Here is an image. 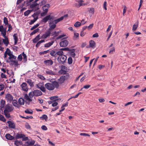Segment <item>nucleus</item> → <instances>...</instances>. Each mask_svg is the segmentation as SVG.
I'll list each match as a JSON object with an SVG mask.
<instances>
[{
    "label": "nucleus",
    "mask_w": 146,
    "mask_h": 146,
    "mask_svg": "<svg viewBox=\"0 0 146 146\" xmlns=\"http://www.w3.org/2000/svg\"><path fill=\"white\" fill-rule=\"evenodd\" d=\"M33 92L35 96H39L42 95V92L39 90H35L33 91Z\"/></svg>",
    "instance_id": "f8f14e48"
},
{
    "label": "nucleus",
    "mask_w": 146,
    "mask_h": 146,
    "mask_svg": "<svg viewBox=\"0 0 146 146\" xmlns=\"http://www.w3.org/2000/svg\"><path fill=\"white\" fill-rule=\"evenodd\" d=\"M6 29H7V28H4L3 29V30L2 31V32L1 33V35L2 36H5L6 35Z\"/></svg>",
    "instance_id": "c9c22d12"
},
{
    "label": "nucleus",
    "mask_w": 146,
    "mask_h": 146,
    "mask_svg": "<svg viewBox=\"0 0 146 146\" xmlns=\"http://www.w3.org/2000/svg\"><path fill=\"white\" fill-rule=\"evenodd\" d=\"M96 43L93 40H91L89 42V47L93 48L95 47Z\"/></svg>",
    "instance_id": "a211bd4d"
},
{
    "label": "nucleus",
    "mask_w": 146,
    "mask_h": 146,
    "mask_svg": "<svg viewBox=\"0 0 146 146\" xmlns=\"http://www.w3.org/2000/svg\"><path fill=\"white\" fill-rule=\"evenodd\" d=\"M50 54L52 56L54 57H55L56 56V52L54 50H52L50 53Z\"/></svg>",
    "instance_id": "473e14b6"
},
{
    "label": "nucleus",
    "mask_w": 146,
    "mask_h": 146,
    "mask_svg": "<svg viewBox=\"0 0 146 146\" xmlns=\"http://www.w3.org/2000/svg\"><path fill=\"white\" fill-rule=\"evenodd\" d=\"M35 141L34 140H32L31 141H27L26 142V143H27V144L25 145V146H29V145H33L35 144Z\"/></svg>",
    "instance_id": "b1692460"
},
{
    "label": "nucleus",
    "mask_w": 146,
    "mask_h": 146,
    "mask_svg": "<svg viewBox=\"0 0 146 146\" xmlns=\"http://www.w3.org/2000/svg\"><path fill=\"white\" fill-rule=\"evenodd\" d=\"M53 16H51L50 15H48L44 18L41 20V21L45 23H46L48 20L51 21L53 19Z\"/></svg>",
    "instance_id": "7ed1b4c3"
},
{
    "label": "nucleus",
    "mask_w": 146,
    "mask_h": 146,
    "mask_svg": "<svg viewBox=\"0 0 146 146\" xmlns=\"http://www.w3.org/2000/svg\"><path fill=\"white\" fill-rule=\"evenodd\" d=\"M41 129L44 130H46L47 129L45 125H43L41 127Z\"/></svg>",
    "instance_id": "774afa93"
},
{
    "label": "nucleus",
    "mask_w": 146,
    "mask_h": 146,
    "mask_svg": "<svg viewBox=\"0 0 146 146\" xmlns=\"http://www.w3.org/2000/svg\"><path fill=\"white\" fill-rule=\"evenodd\" d=\"M15 144L17 146H19L22 144V142L21 141L17 140L15 141Z\"/></svg>",
    "instance_id": "bb28decb"
},
{
    "label": "nucleus",
    "mask_w": 146,
    "mask_h": 146,
    "mask_svg": "<svg viewBox=\"0 0 146 146\" xmlns=\"http://www.w3.org/2000/svg\"><path fill=\"white\" fill-rule=\"evenodd\" d=\"M30 7L31 8L33 9L35 11H36L40 9L38 6L37 7H36L34 3H33L31 4Z\"/></svg>",
    "instance_id": "2eb2a0df"
},
{
    "label": "nucleus",
    "mask_w": 146,
    "mask_h": 146,
    "mask_svg": "<svg viewBox=\"0 0 146 146\" xmlns=\"http://www.w3.org/2000/svg\"><path fill=\"white\" fill-rule=\"evenodd\" d=\"M54 41H51L49 42L48 43H46L44 44V46L45 47H49L51 46L54 43Z\"/></svg>",
    "instance_id": "412c9836"
},
{
    "label": "nucleus",
    "mask_w": 146,
    "mask_h": 146,
    "mask_svg": "<svg viewBox=\"0 0 146 146\" xmlns=\"http://www.w3.org/2000/svg\"><path fill=\"white\" fill-rule=\"evenodd\" d=\"M13 107L11 104H8L5 107V110H6L7 111L10 112L13 111L14 110Z\"/></svg>",
    "instance_id": "20e7f679"
},
{
    "label": "nucleus",
    "mask_w": 146,
    "mask_h": 146,
    "mask_svg": "<svg viewBox=\"0 0 146 146\" xmlns=\"http://www.w3.org/2000/svg\"><path fill=\"white\" fill-rule=\"evenodd\" d=\"M29 98H32L34 96H35L33 91L30 92L29 94Z\"/></svg>",
    "instance_id": "a19ab883"
},
{
    "label": "nucleus",
    "mask_w": 146,
    "mask_h": 146,
    "mask_svg": "<svg viewBox=\"0 0 146 146\" xmlns=\"http://www.w3.org/2000/svg\"><path fill=\"white\" fill-rule=\"evenodd\" d=\"M40 23H37L36 25H35L31 29V30H33L34 29L36 28L37 27H38Z\"/></svg>",
    "instance_id": "09e8293b"
},
{
    "label": "nucleus",
    "mask_w": 146,
    "mask_h": 146,
    "mask_svg": "<svg viewBox=\"0 0 146 146\" xmlns=\"http://www.w3.org/2000/svg\"><path fill=\"white\" fill-rule=\"evenodd\" d=\"M48 23L49 28L48 29L52 32V30L56 28V25L53 23V22H51V21H49Z\"/></svg>",
    "instance_id": "6e6552de"
},
{
    "label": "nucleus",
    "mask_w": 146,
    "mask_h": 146,
    "mask_svg": "<svg viewBox=\"0 0 146 146\" xmlns=\"http://www.w3.org/2000/svg\"><path fill=\"white\" fill-rule=\"evenodd\" d=\"M73 61L72 58L71 57H69L68 58V63L69 64H72Z\"/></svg>",
    "instance_id": "3c124183"
},
{
    "label": "nucleus",
    "mask_w": 146,
    "mask_h": 146,
    "mask_svg": "<svg viewBox=\"0 0 146 146\" xmlns=\"http://www.w3.org/2000/svg\"><path fill=\"white\" fill-rule=\"evenodd\" d=\"M138 21L136 23V24H134L132 30L133 31H134L136 30V29L138 27Z\"/></svg>",
    "instance_id": "f704fd0d"
},
{
    "label": "nucleus",
    "mask_w": 146,
    "mask_h": 146,
    "mask_svg": "<svg viewBox=\"0 0 146 146\" xmlns=\"http://www.w3.org/2000/svg\"><path fill=\"white\" fill-rule=\"evenodd\" d=\"M45 88L49 90H54V86L52 83H47L45 84Z\"/></svg>",
    "instance_id": "39448f33"
},
{
    "label": "nucleus",
    "mask_w": 146,
    "mask_h": 146,
    "mask_svg": "<svg viewBox=\"0 0 146 146\" xmlns=\"http://www.w3.org/2000/svg\"><path fill=\"white\" fill-rule=\"evenodd\" d=\"M5 39H2L3 42L7 46L9 43L8 38L6 35L2 36Z\"/></svg>",
    "instance_id": "4468645a"
},
{
    "label": "nucleus",
    "mask_w": 146,
    "mask_h": 146,
    "mask_svg": "<svg viewBox=\"0 0 146 146\" xmlns=\"http://www.w3.org/2000/svg\"><path fill=\"white\" fill-rule=\"evenodd\" d=\"M3 23L5 25L8 24V22L7 18L6 17H4L3 19Z\"/></svg>",
    "instance_id": "c03bdc74"
},
{
    "label": "nucleus",
    "mask_w": 146,
    "mask_h": 146,
    "mask_svg": "<svg viewBox=\"0 0 146 146\" xmlns=\"http://www.w3.org/2000/svg\"><path fill=\"white\" fill-rule=\"evenodd\" d=\"M62 18H60L57 19H55L54 21L52 20L51 22H53V23L54 24H55L56 25L57 23L58 22H60V21H62L61 19H62Z\"/></svg>",
    "instance_id": "c756f323"
},
{
    "label": "nucleus",
    "mask_w": 146,
    "mask_h": 146,
    "mask_svg": "<svg viewBox=\"0 0 146 146\" xmlns=\"http://www.w3.org/2000/svg\"><path fill=\"white\" fill-rule=\"evenodd\" d=\"M7 123L8 124L9 127L10 128L14 129L15 127V125L13 121L9 120L7 121Z\"/></svg>",
    "instance_id": "ddd939ff"
},
{
    "label": "nucleus",
    "mask_w": 146,
    "mask_h": 146,
    "mask_svg": "<svg viewBox=\"0 0 146 146\" xmlns=\"http://www.w3.org/2000/svg\"><path fill=\"white\" fill-rule=\"evenodd\" d=\"M67 57L65 55L59 56L57 58V60L60 64H64L66 60Z\"/></svg>",
    "instance_id": "f257e3e1"
},
{
    "label": "nucleus",
    "mask_w": 146,
    "mask_h": 146,
    "mask_svg": "<svg viewBox=\"0 0 146 146\" xmlns=\"http://www.w3.org/2000/svg\"><path fill=\"white\" fill-rule=\"evenodd\" d=\"M79 34L78 33H74V39L76 40L79 37Z\"/></svg>",
    "instance_id": "603ef678"
},
{
    "label": "nucleus",
    "mask_w": 146,
    "mask_h": 146,
    "mask_svg": "<svg viewBox=\"0 0 146 146\" xmlns=\"http://www.w3.org/2000/svg\"><path fill=\"white\" fill-rule=\"evenodd\" d=\"M30 110L31 111H30L29 110L27 109L25 111V112L27 113L32 114L33 113V111L31 109H30Z\"/></svg>",
    "instance_id": "37998d69"
},
{
    "label": "nucleus",
    "mask_w": 146,
    "mask_h": 146,
    "mask_svg": "<svg viewBox=\"0 0 146 146\" xmlns=\"http://www.w3.org/2000/svg\"><path fill=\"white\" fill-rule=\"evenodd\" d=\"M22 55L23 57V60L24 62H25L27 61V56L25 54L24 52L22 53Z\"/></svg>",
    "instance_id": "ea45409f"
},
{
    "label": "nucleus",
    "mask_w": 146,
    "mask_h": 146,
    "mask_svg": "<svg viewBox=\"0 0 146 146\" xmlns=\"http://www.w3.org/2000/svg\"><path fill=\"white\" fill-rule=\"evenodd\" d=\"M39 37L40 35H37L35 38L33 39V43H36L38 40H39L40 39V38H39Z\"/></svg>",
    "instance_id": "393cba45"
},
{
    "label": "nucleus",
    "mask_w": 146,
    "mask_h": 146,
    "mask_svg": "<svg viewBox=\"0 0 146 146\" xmlns=\"http://www.w3.org/2000/svg\"><path fill=\"white\" fill-rule=\"evenodd\" d=\"M49 50H48L46 51H44L43 52H40L39 54L40 55L44 54L47 53L49 52Z\"/></svg>",
    "instance_id": "6e6d98bb"
},
{
    "label": "nucleus",
    "mask_w": 146,
    "mask_h": 146,
    "mask_svg": "<svg viewBox=\"0 0 146 146\" xmlns=\"http://www.w3.org/2000/svg\"><path fill=\"white\" fill-rule=\"evenodd\" d=\"M44 63L47 66H51L53 64V62L51 59H48L44 61Z\"/></svg>",
    "instance_id": "9b49d317"
},
{
    "label": "nucleus",
    "mask_w": 146,
    "mask_h": 146,
    "mask_svg": "<svg viewBox=\"0 0 146 146\" xmlns=\"http://www.w3.org/2000/svg\"><path fill=\"white\" fill-rule=\"evenodd\" d=\"M38 89L40 90L42 92H45L46 91L45 88L44 86L38 88Z\"/></svg>",
    "instance_id": "8fccbe9b"
},
{
    "label": "nucleus",
    "mask_w": 146,
    "mask_h": 146,
    "mask_svg": "<svg viewBox=\"0 0 146 146\" xmlns=\"http://www.w3.org/2000/svg\"><path fill=\"white\" fill-rule=\"evenodd\" d=\"M9 56V57L8 58L9 60H11L12 59H16V57L14 55H13L12 54H10V56Z\"/></svg>",
    "instance_id": "79ce46f5"
},
{
    "label": "nucleus",
    "mask_w": 146,
    "mask_h": 146,
    "mask_svg": "<svg viewBox=\"0 0 146 146\" xmlns=\"http://www.w3.org/2000/svg\"><path fill=\"white\" fill-rule=\"evenodd\" d=\"M25 128L27 129H31V127L30 125L28 123H27L25 125Z\"/></svg>",
    "instance_id": "69168bd1"
},
{
    "label": "nucleus",
    "mask_w": 146,
    "mask_h": 146,
    "mask_svg": "<svg viewBox=\"0 0 146 146\" xmlns=\"http://www.w3.org/2000/svg\"><path fill=\"white\" fill-rule=\"evenodd\" d=\"M13 37H14V39L15 41H18V38L17 36V34H14L13 35Z\"/></svg>",
    "instance_id": "e2e57ef3"
},
{
    "label": "nucleus",
    "mask_w": 146,
    "mask_h": 146,
    "mask_svg": "<svg viewBox=\"0 0 146 146\" xmlns=\"http://www.w3.org/2000/svg\"><path fill=\"white\" fill-rule=\"evenodd\" d=\"M9 112L7 111L6 110L4 111V113L5 117L7 118H9L11 117L9 113Z\"/></svg>",
    "instance_id": "a878e982"
},
{
    "label": "nucleus",
    "mask_w": 146,
    "mask_h": 146,
    "mask_svg": "<svg viewBox=\"0 0 146 146\" xmlns=\"http://www.w3.org/2000/svg\"><path fill=\"white\" fill-rule=\"evenodd\" d=\"M69 78V75L68 73L66 74L65 76H61L58 79L60 83L62 84L63 83L65 80L68 79Z\"/></svg>",
    "instance_id": "f03ea898"
},
{
    "label": "nucleus",
    "mask_w": 146,
    "mask_h": 146,
    "mask_svg": "<svg viewBox=\"0 0 146 146\" xmlns=\"http://www.w3.org/2000/svg\"><path fill=\"white\" fill-rule=\"evenodd\" d=\"M5 104V101L3 100H1L0 102V110H2V109L3 108Z\"/></svg>",
    "instance_id": "dca6fc26"
},
{
    "label": "nucleus",
    "mask_w": 146,
    "mask_h": 146,
    "mask_svg": "<svg viewBox=\"0 0 146 146\" xmlns=\"http://www.w3.org/2000/svg\"><path fill=\"white\" fill-rule=\"evenodd\" d=\"M0 120L3 122H5L6 121V119L4 116L1 114H0Z\"/></svg>",
    "instance_id": "a18cd8bd"
},
{
    "label": "nucleus",
    "mask_w": 146,
    "mask_h": 146,
    "mask_svg": "<svg viewBox=\"0 0 146 146\" xmlns=\"http://www.w3.org/2000/svg\"><path fill=\"white\" fill-rule=\"evenodd\" d=\"M56 54L58 55H59V56H62V55H64V52H63L60 49L58 51L56 52Z\"/></svg>",
    "instance_id": "4c0bfd02"
},
{
    "label": "nucleus",
    "mask_w": 146,
    "mask_h": 146,
    "mask_svg": "<svg viewBox=\"0 0 146 146\" xmlns=\"http://www.w3.org/2000/svg\"><path fill=\"white\" fill-rule=\"evenodd\" d=\"M51 31L48 29L45 32V34H43L41 36V38L45 39L47 37L50 36Z\"/></svg>",
    "instance_id": "0eeeda50"
},
{
    "label": "nucleus",
    "mask_w": 146,
    "mask_h": 146,
    "mask_svg": "<svg viewBox=\"0 0 146 146\" xmlns=\"http://www.w3.org/2000/svg\"><path fill=\"white\" fill-rule=\"evenodd\" d=\"M46 72L47 74L49 75H54L55 74V73L54 72L50 70H46Z\"/></svg>",
    "instance_id": "72a5a7b5"
},
{
    "label": "nucleus",
    "mask_w": 146,
    "mask_h": 146,
    "mask_svg": "<svg viewBox=\"0 0 146 146\" xmlns=\"http://www.w3.org/2000/svg\"><path fill=\"white\" fill-rule=\"evenodd\" d=\"M18 102L20 105H23L24 104L25 100L23 98H20L19 99Z\"/></svg>",
    "instance_id": "cd10ccee"
},
{
    "label": "nucleus",
    "mask_w": 146,
    "mask_h": 146,
    "mask_svg": "<svg viewBox=\"0 0 146 146\" xmlns=\"http://www.w3.org/2000/svg\"><path fill=\"white\" fill-rule=\"evenodd\" d=\"M32 10H28L24 13V15L25 16H27L32 11Z\"/></svg>",
    "instance_id": "58836bf2"
},
{
    "label": "nucleus",
    "mask_w": 146,
    "mask_h": 146,
    "mask_svg": "<svg viewBox=\"0 0 146 146\" xmlns=\"http://www.w3.org/2000/svg\"><path fill=\"white\" fill-rule=\"evenodd\" d=\"M46 0H43L42 1L40 2L39 3L40 5L41 6L43 5L46 3Z\"/></svg>",
    "instance_id": "13d9d810"
},
{
    "label": "nucleus",
    "mask_w": 146,
    "mask_h": 146,
    "mask_svg": "<svg viewBox=\"0 0 146 146\" xmlns=\"http://www.w3.org/2000/svg\"><path fill=\"white\" fill-rule=\"evenodd\" d=\"M39 30H40L38 28L35 29L30 34V36H32L35 34L36 33L38 32Z\"/></svg>",
    "instance_id": "e433bc0d"
},
{
    "label": "nucleus",
    "mask_w": 146,
    "mask_h": 146,
    "mask_svg": "<svg viewBox=\"0 0 146 146\" xmlns=\"http://www.w3.org/2000/svg\"><path fill=\"white\" fill-rule=\"evenodd\" d=\"M52 84L54 86V88H58L59 86L58 82L55 81L52 82Z\"/></svg>",
    "instance_id": "2f4dec72"
},
{
    "label": "nucleus",
    "mask_w": 146,
    "mask_h": 146,
    "mask_svg": "<svg viewBox=\"0 0 146 146\" xmlns=\"http://www.w3.org/2000/svg\"><path fill=\"white\" fill-rule=\"evenodd\" d=\"M6 138L9 140H12L14 139V137L12 136H11L10 134L7 133L5 136Z\"/></svg>",
    "instance_id": "f3484780"
},
{
    "label": "nucleus",
    "mask_w": 146,
    "mask_h": 146,
    "mask_svg": "<svg viewBox=\"0 0 146 146\" xmlns=\"http://www.w3.org/2000/svg\"><path fill=\"white\" fill-rule=\"evenodd\" d=\"M107 3L106 1H105L103 4V8L105 10H107V8L106 7Z\"/></svg>",
    "instance_id": "4d7b16f0"
},
{
    "label": "nucleus",
    "mask_w": 146,
    "mask_h": 146,
    "mask_svg": "<svg viewBox=\"0 0 146 146\" xmlns=\"http://www.w3.org/2000/svg\"><path fill=\"white\" fill-rule=\"evenodd\" d=\"M5 98L7 102H11L13 100V97L10 94H7L6 95Z\"/></svg>",
    "instance_id": "423d86ee"
},
{
    "label": "nucleus",
    "mask_w": 146,
    "mask_h": 146,
    "mask_svg": "<svg viewBox=\"0 0 146 146\" xmlns=\"http://www.w3.org/2000/svg\"><path fill=\"white\" fill-rule=\"evenodd\" d=\"M24 137H25V135L24 134L20 133H17L15 136V138L16 139L22 138Z\"/></svg>",
    "instance_id": "4be33fe9"
},
{
    "label": "nucleus",
    "mask_w": 146,
    "mask_h": 146,
    "mask_svg": "<svg viewBox=\"0 0 146 146\" xmlns=\"http://www.w3.org/2000/svg\"><path fill=\"white\" fill-rule=\"evenodd\" d=\"M23 90L27 92L28 90L27 84L25 82H23L21 85Z\"/></svg>",
    "instance_id": "9d476101"
},
{
    "label": "nucleus",
    "mask_w": 146,
    "mask_h": 146,
    "mask_svg": "<svg viewBox=\"0 0 146 146\" xmlns=\"http://www.w3.org/2000/svg\"><path fill=\"white\" fill-rule=\"evenodd\" d=\"M93 23H92L90 24L87 27L88 29L89 30L91 29L93 27Z\"/></svg>",
    "instance_id": "338daca9"
},
{
    "label": "nucleus",
    "mask_w": 146,
    "mask_h": 146,
    "mask_svg": "<svg viewBox=\"0 0 146 146\" xmlns=\"http://www.w3.org/2000/svg\"><path fill=\"white\" fill-rule=\"evenodd\" d=\"M104 76L103 75H99L98 76V77L97 78V79L99 80H103L104 79Z\"/></svg>",
    "instance_id": "49530a36"
},
{
    "label": "nucleus",
    "mask_w": 146,
    "mask_h": 146,
    "mask_svg": "<svg viewBox=\"0 0 146 146\" xmlns=\"http://www.w3.org/2000/svg\"><path fill=\"white\" fill-rule=\"evenodd\" d=\"M22 56L23 55H22V53L21 54L19 55L18 57V59L20 61H21L23 59Z\"/></svg>",
    "instance_id": "864d4df0"
},
{
    "label": "nucleus",
    "mask_w": 146,
    "mask_h": 146,
    "mask_svg": "<svg viewBox=\"0 0 146 146\" xmlns=\"http://www.w3.org/2000/svg\"><path fill=\"white\" fill-rule=\"evenodd\" d=\"M26 82L31 87H32L34 86V82H33L31 79H27Z\"/></svg>",
    "instance_id": "aec40b11"
},
{
    "label": "nucleus",
    "mask_w": 146,
    "mask_h": 146,
    "mask_svg": "<svg viewBox=\"0 0 146 146\" xmlns=\"http://www.w3.org/2000/svg\"><path fill=\"white\" fill-rule=\"evenodd\" d=\"M40 119L42 120H43L44 119L46 121L48 119V117L45 114L43 115L42 116L40 117Z\"/></svg>",
    "instance_id": "c85d7f7f"
},
{
    "label": "nucleus",
    "mask_w": 146,
    "mask_h": 146,
    "mask_svg": "<svg viewBox=\"0 0 146 146\" xmlns=\"http://www.w3.org/2000/svg\"><path fill=\"white\" fill-rule=\"evenodd\" d=\"M75 49H70L69 51L70 52V55L72 57H74L75 56Z\"/></svg>",
    "instance_id": "6ab92c4d"
},
{
    "label": "nucleus",
    "mask_w": 146,
    "mask_h": 146,
    "mask_svg": "<svg viewBox=\"0 0 146 146\" xmlns=\"http://www.w3.org/2000/svg\"><path fill=\"white\" fill-rule=\"evenodd\" d=\"M11 62L14 63V65L15 66H16L18 65V61L17 60H11Z\"/></svg>",
    "instance_id": "5fc2aeb1"
},
{
    "label": "nucleus",
    "mask_w": 146,
    "mask_h": 146,
    "mask_svg": "<svg viewBox=\"0 0 146 146\" xmlns=\"http://www.w3.org/2000/svg\"><path fill=\"white\" fill-rule=\"evenodd\" d=\"M81 25V23L79 22H76L74 24V26L76 27H78Z\"/></svg>",
    "instance_id": "de8ad7c7"
},
{
    "label": "nucleus",
    "mask_w": 146,
    "mask_h": 146,
    "mask_svg": "<svg viewBox=\"0 0 146 146\" xmlns=\"http://www.w3.org/2000/svg\"><path fill=\"white\" fill-rule=\"evenodd\" d=\"M115 48L114 47H112L111 48L110 51L109 53L110 54H111L113 53V52H115Z\"/></svg>",
    "instance_id": "bf43d9fd"
},
{
    "label": "nucleus",
    "mask_w": 146,
    "mask_h": 146,
    "mask_svg": "<svg viewBox=\"0 0 146 146\" xmlns=\"http://www.w3.org/2000/svg\"><path fill=\"white\" fill-rule=\"evenodd\" d=\"M68 44V42L67 40H64L61 41L60 43V46L62 47L66 46Z\"/></svg>",
    "instance_id": "1a4fd4ad"
},
{
    "label": "nucleus",
    "mask_w": 146,
    "mask_h": 146,
    "mask_svg": "<svg viewBox=\"0 0 146 146\" xmlns=\"http://www.w3.org/2000/svg\"><path fill=\"white\" fill-rule=\"evenodd\" d=\"M38 19V17H36L35 18H34L33 20H31L30 22L29 23V24L30 25H31L33 24Z\"/></svg>",
    "instance_id": "7c9ffc66"
},
{
    "label": "nucleus",
    "mask_w": 146,
    "mask_h": 146,
    "mask_svg": "<svg viewBox=\"0 0 146 146\" xmlns=\"http://www.w3.org/2000/svg\"><path fill=\"white\" fill-rule=\"evenodd\" d=\"M68 102H66L65 103L62 104V106L61 108H63L64 107H66L68 106Z\"/></svg>",
    "instance_id": "0e129e2a"
},
{
    "label": "nucleus",
    "mask_w": 146,
    "mask_h": 146,
    "mask_svg": "<svg viewBox=\"0 0 146 146\" xmlns=\"http://www.w3.org/2000/svg\"><path fill=\"white\" fill-rule=\"evenodd\" d=\"M60 50H64L66 51H69L70 49H69V48L68 47L66 48H62L60 49Z\"/></svg>",
    "instance_id": "680f3d73"
},
{
    "label": "nucleus",
    "mask_w": 146,
    "mask_h": 146,
    "mask_svg": "<svg viewBox=\"0 0 146 146\" xmlns=\"http://www.w3.org/2000/svg\"><path fill=\"white\" fill-rule=\"evenodd\" d=\"M24 98L25 99V100H28L29 101V102H30L32 101V100L31 99V98H29V96L27 94H25Z\"/></svg>",
    "instance_id": "5701e85b"
},
{
    "label": "nucleus",
    "mask_w": 146,
    "mask_h": 146,
    "mask_svg": "<svg viewBox=\"0 0 146 146\" xmlns=\"http://www.w3.org/2000/svg\"><path fill=\"white\" fill-rule=\"evenodd\" d=\"M80 135L83 136H87L88 137H90V135H89V134L85 133H81L80 134Z\"/></svg>",
    "instance_id": "052dcab7"
}]
</instances>
